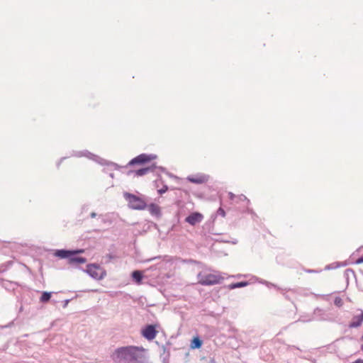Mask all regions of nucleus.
Wrapping results in <instances>:
<instances>
[{"mask_svg":"<svg viewBox=\"0 0 363 363\" xmlns=\"http://www.w3.org/2000/svg\"><path fill=\"white\" fill-rule=\"evenodd\" d=\"M248 285L247 281H238L235 284H231L228 285V289H238V287H243Z\"/></svg>","mask_w":363,"mask_h":363,"instance_id":"nucleus-16","label":"nucleus"},{"mask_svg":"<svg viewBox=\"0 0 363 363\" xmlns=\"http://www.w3.org/2000/svg\"><path fill=\"white\" fill-rule=\"evenodd\" d=\"M361 350L363 351V345L361 346Z\"/></svg>","mask_w":363,"mask_h":363,"instance_id":"nucleus-24","label":"nucleus"},{"mask_svg":"<svg viewBox=\"0 0 363 363\" xmlns=\"http://www.w3.org/2000/svg\"><path fill=\"white\" fill-rule=\"evenodd\" d=\"M362 339H363V336H362Z\"/></svg>","mask_w":363,"mask_h":363,"instance_id":"nucleus-25","label":"nucleus"},{"mask_svg":"<svg viewBox=\"0 0 363 363\" xmlns=\"http://www.w3.org/2000/svg\"><path fill=\"white\" fill-rule=\"evenodd\" d=\"M124 197L128 202L130 208L135 210H143L147 205L145 201L140 197L130 193H125Z\"/></svg>","mask_w":363,"mask_h":363,"instance_id":"nucleus-3","label":"nucleus"},{"mask_svg":"<svg viewBox=\"0 0 363 363\" xmlns=\"http://www.w3.org/2000/svg\"><path fill=\"white\" fill-rule=\"evenodd\" d=\"M228 197H229V199H233L235 197V196L233 194V193H232V192H229V193H228Z\"/></svg>","mask_w":363,"mask_h":363,"instance_id":"nucleus-20","label":"nucleus"},{"mask_svg":"<svg viewBox=\"0 0 363 363\" xmlns=\"http://www.w3.org/2000/svg\"><path fill=\"white\" fill-rule=\"evenodd\" d=\"M157 156L155 155H147V154H140L135 158L132 159L128 164L129 166H132L134 164H143L151 162L152 160L156 159Z\"/></svg>","mask_w":363,"mask_h":363,"instance_id":"nucleus-5","label":"nucleus"},{"mask_svg":"<svg viewBox=\"0 0 363 363\" xmlns=\"http://www.w3.org/2000/svg\"><path fill=\"white\" fill-rule=\"evenodd\" d=\"M51 297V294L49 292H43L40 297V301L42 302H47L50 300Z\"/></svg>","mask_w":363,"mask_h":363,"instance_id":"nucleus-17","label":"nucleus"},{"mask_svg":"<svg viewBox=\"0 0 363 363\" xmlns=\"http://www.w3.org/2000/svg\"><path fill=\"white\" fill-rule=\"evenodd\" d=\"M340 301H341V300H339V301H338V300H337V299L335 300V303H340Z\"/></svg>","mask_w":363,"mask_h":363,"instance_id":"nucleus-23","label":"nucleus"},{"mask_svg":"<svg viewBox=\"0 0 363 363\" xmlns=\"http://www.w3.org/2000/svg\"><path fill=\"white\" fill-rule=\"evenodd\" d=\"M152 169H153L152 167L141 168L135 171H129L128 174L130 175L131 174H133L135 176L142 177L152 171Z\"/></svg>","mask_w":363,"mask_h":363,"instance_id":"nucleus-11","label":"nucleus"},{"mask_svg":"<svg viewBox=\"0 0 363 363\" xmlns=\"http://www.w3.org/2000/svg\"><path fill=\"white\" fill-rule=\"evenodd\" d=\"M208 179V177L205 174H196L187 177V180L194 184H205Z\"/></svg>","mask_w":363,"mask_h":363,"instance_id":"nucleus-9","label":"nucleus"},{"mask_svg":"<svg viewBox=\"0 0 363 363\" xmlns=\"http://www.w3.org/2000/svg\"><path fill=\"white\" fill-rule=\"evenodd\" d=\"M145 353L146 350L143 347H121L114 350L111 358L117 363H151Z\"/></svg>","mask_w":363,"mask_h":363,"instance_id":"nucleus-1","label":"nucleus"},{"mask_svg":"<svg viewBox=\"0 0 363 363\" xmlns=\"http://www.w3.org/2000/svg\"><path fill=\"white\" fill-rule=\"evenodd\" d=\"M86 262V259L84 257H73L71 255L68 259V263L70 264H84Z\"/></svg>","mask_w":363,"mask_h":363,"instance_id":"nucleus-13","label":"nucleus"},{"mask_svg":"<svg viewBox=\"0 0 363 363\" xmlns=\"http://www.w3.org/2000/svg\"><path fill=\"white\" fill-rule=\"evenodd\" d=\"M132 277L138 284H141L142 279H143V274H142L141 272L134 271L132 274Z\"/></svg>","mask_w":363,"mask_h":363,"instance_id":"nucleus-15","label":"nucleus"},{"mask_svg":"<svg viewBox=\"0 0 363 363\" xmlns=\"http://www.w3.org/2000/svg\"><path fill=\"white\" fill-rule=\"evenodd\" d=\"M197 279L199 284L210 286L220 284L224 278L219 271L204 267L199 271Z\"/></svg>","mask_w":363,"mask_h":363,"instance_id":"nucleus-2","label":"nucleus"},{"mask_svg":"<svg viewBox=\"0 0 363 363\" xmlns=\"http://www.w3.org/2000/svg\"><path fill=\"white\" fill-rule=\"evenodd\" d=\"M86 272L92 278L97 280L102 279L106 274V271L99 265L96 264H88L86 266Z\"/></svg>","mask_w":363,"mask_h":363,"instance_id":"nucleus-4","label":"nucleus"},{"mask_svg":"<svg viewBox=\"0 0 363 363\" xmlns=\"http://www.w3.org/2000/svg\"><path fill=\"white\" fill-rule=\"evenodd\" d=\"M203 219V215L200 213H193L188 216L185 220L190 225H194L199 223Z\"/></svg>","mask_w":363,"mask_h":363,"instance_id":"nucleus-8","label":"nucleus"},{"mask_svg":"<svg viewBox=\"0 0 363 363\" xmlns=\"http://www.w3.org/2000/svg\"><path fill=\"white\" fill-rule=\"evenodd\" d=\"M84 250H77V251H70V250H57L56 252H55V255H57V257H60V258H68L71 256V255H74L75 254L77 253H80V252H83Z\"/></svg>","mask_w":363,"mask_h":363,"instance_id":"nucleus-10","label":"nucleus"},{"mask_svg":"<svg viewBox=\"0 0 363 363\" xmlns=\"http://www.w3.org/2000/svg\"><path fill=\"white\" fill-rule=\"evenodd\" d=\"M157 325H148L145 327L142 330L143 336L148 340H152L155 338L157 330H156Z\"/></svg>","mask_w":363,"mask_h":363,"instance_id":"nucleus-6","label":"nucleus"},{"mask_svg":"<svg viewBox=\"0 0 363 363\" xmlns=\"http://www.w3.org/2000/svg\"><path fill=\"white\" fill-rule=\"evenodd\" d=\"M147 208H148V211L152 216H155L157 217L160 216L161 210H160V207L158 205H157L155 203H151L147 206Z\"/></svg>","mask_w":363,"mask_h":363,"instance_id":"nucleus-12","label":"nucleus"},{"mask_svg":"<svg viewBox=\"0 0 363 363\" xmlns=\"http://www.w3.org/2000/svg\"><path fill=\"white\" fill-rule=\"evenodd\" d=\"M352 363H363V359H357L356 361L352 362Z\"/></svg>","mask_w":363,"mask_h":363,"instance_id":"nucleus-21","label":"nucleus"},{"mask_svg":"<svg viewBox=\"0 0 363 363\" xmlns=\"http://www.w3.org/2000/svg\"><path fill=\"white\" fill-rule=\"evenodd\" d=\"M96 213H91V216L92 218L96 217Z\"/></svg>","mask_w":363,"mask_h":363,"instance_id":"nucleus-22","label":"nucleus"},{"mask_svg":"<svg viewBox=\"0 0 363 363\" xmlns=\"http://www.w3.org/2000/svg\"><path fill=\"white\" fill-rule=\"evenodd\" d=\"M363 322V311L359 309L357 313L354 315L352 320L349 324V327L351 328H358Z\"/></svg>","mask_w":363,"mask_h":363,"instance_id":"nucleus-7","label":"nucleus"},{"mask_svg":"<svg viewBox=\"0 0 363 363\" xmlns=\"http://www.w3.org/2000/svg\"><path fill=\"white\" fill-rule=\"evenodd\" d=\"M356 264H362L363 263V257L358 258L356 262Z\"/></svg>","mask_w":363,"mask_h":363,"instance_id":"nucleus-19","label":"nucleus"},{"mask_svg":"<svg viewBox=\"0 0 363 363\" xmlns=\"http://www.w3.org/2000/svg\"><path fill=\"white\" fill-rule=\"evenodd\" d=\"M218 214L221 215L222 216H225V212L224 209L222 208H218Z\"/></svg>","mask_w":363,"mask_h":363,"instance_id":"nucleus-18","label":"nucleus"},{"mask_svg":"<svg viewBox=\"0 0 363 363\" xmlns=\"http://www.w3.org/2000/svg\"><path fill=\"white\" fill-rule=\"evenodd\" d=\"M201 345H202V340H201L200 338L198 337V336L194 337L191 340V344H190V347L193 350H195V348H199Z\"/></svg>","mask_w":363,"mask_h":363,"instance_id":"nucleus-14","label":"nucleus"}]
</instances>
